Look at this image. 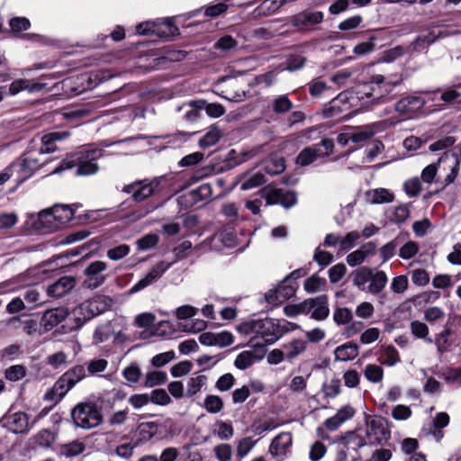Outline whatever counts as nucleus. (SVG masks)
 Masks as SVG:
<instances>
[{"label":"nucleus","instance_id":"6","mask_svg":"<svg viewBox=\"0 0 461 461\" xmlns=\"http://www.w3.org/2000/svg\"><path fill=\"white\" fill-rule=\"evenodd\" d=\"M333 148L334 142L331 139H323L319 143L302 149L296 158V164L302 167L309 166L318 158L331 154Z\"/></svg>","mask_w":461,"mask_h":461},{"label":"nucleus","instance_id":"14","mask_svg":"<svg viewBox=\"0 0 461 461\" xmlns=\"http://www.w3.org/2000/svg\"><path fill=\"white\" fill-rule=\"evenodd\" d=\"M171 263L160 261L156 264L149 273L140 280H139L136 284H134L130 289V294L138 293L149 285H152L154 282L158 280L163 274L170 267Z\"/></svg>","mask_w":461,"mask_h":461},{"label":"nucleus","instance_id":"15","mask_svg":"<svg viewBox=\"0 0 461 461\" xmlns=\"http://www.w3.org/2000/svg\"><path fill=\"white\" fill-rule=\"evenodd\" d=\"M251 346L254 348V351L245 350L237 356L234 361L236 368L245 370L250 367L255 362L263 358L266 351L264 345H260V343H253Z\"/></svg>","mask_w":461,"mask_h":461},{"label":"nucleus","instance_id":"8","mask_svg":"<svg viewBox=\"0 0 461 461\" xmlns=\"http://www.w3.org/2000/svg\"><path fill=\"white\" fill-rule=\"evenodd\" d=\"M2 421L3 426L0 427V433L5 435L7 431L14 434H27L34 425V422L30 423L29 416L23 411L5 415Z\"/></svg>","mask_w":461,"mask_h":461},{"label":"nucleus","instance_id":"5","mask_svg":"<svg viewBox=\"0 0 461 461\" xmlns=\"http://www.w3.org/2000/svg\"><path fill=\"white\" fill-rule=\"evenodd\" d=\"M364 438L368 446H383L391 438L388 421L381 416H374L366 420Z\"/></svg>","mask_w":461,"mask_h":461},{"label":"nucleus","instance_id":"24","mask_svg":"<svg viewBox=\"0 0 461 461\" xmlns=\"http://www.w3.org/2000/svg\"><path fill=\"white\" fill-rule=\"evenodd\" d=\"M441 35L439 31L430 30L420 33L411 43L413 51H422L433 44Z\"/></svg>","mask_w":461,"mask_h":461},{"label":"nucleus","instance_id":"1","mask_svg":"<svg viewBox=\"0 0 461 461\" xmlns=\"http://www.w3.org/2000/svg\"><path fill=\"white\" fill-rule=\"evenodd\" d=\"M69 135L68 131H50L42 135L41 146L38 149L26 150L10 165V169L15 173L16 181L23 183L32 177L49 162L48 159H41V157L55 151L57 149L56 143L66 140Z\"/></svg>","mask_w":461,"mask_h":461},{"label":"nucleus","instance_id":"50","mask_svg":"<svg viewBox=\"0 0 461 461\" xmlns=\"http://www.w3.org/2000/svg\"><path fill=\"white\" fill-rule=\"evenodd\" d=\"M113 334L112 325L105 323L98 326L94 333L93 341L95 344L103 343L110 339Z\"/></svg>","mask_w":461,"mask_h":461},{"label":"nucleus","instance_id":"32","mask_svg":"<svg viewBox=\"0 0 461 461\" xmlns=\"http://www.w3.org/2000/svg\"><path fill=\"white\" fill-rule=\"evenodd\" d=\"M262 167L268 175H279L285 169V159L281 157L270 156L263 160Z\"/></svg>","mask_w":461,"mask_h":461},{"label":"nucleus","instance_id":"64","mask_svg":"<svg viewBox=\"0 0 461 461\" xmlns=\"http://www.w3.org/2000/svg\"><path fill=\"white\" fill-rule=\"evenodd\" d=\"M213 451L219 461H230L232 456V447L230 445L226 443L217 445Z\"/></svg>","mask_w":461,"mask_h":461},{"label":"nucleus","instance_id":"16","mask_svg":"<svg viewBox=\"0 0 461 461\" xmlns=\"http://www.w3.org/2000/svg\"><path fill=\"white\" fill-rule=\"evenodd\" d=\"M305 307L307 314L311 313V318L316 321H323L328 318L330 309L328 305L327 295H320L315 298L306 299Z\"/></svg>","mask_w":461,"mask_h":461},{"label":"nucleus","instance_id":"47","mask_svg":"<svg viewBox=\"0 0 461 461\" xmlns=\"http://www.w3.org/2000/svg\"><path fill=\"white\" fill-rule=\"evenodd\" d=\"M327 282L325 278L317 276L316 275L312 276L304 281V289L308 293H315L325 289Z\"/></svg>","mask_w":461,"mask_h":461},{"label":"nucleus","instance_id":"59","mask_svg":"<svg viewBox=\"0 0 461 461\" xmlns=\"http://www.w3.org/2000/svg\"><path fill=\"white\" fill-rule=\"evenodd\" d=\"M256 443L257 441L249 437L240 439L237 446V456L240 459L244 458L255 447Z\"/></svg>","mask_w":461,"mask_h":461},{"label":"nucleus","instance_id":"11","mask_svg":"<svg viewBox=\"0 0 461 461\" xmlns=\"http://www.w3.org/2000/svg\"><path fill=\"white\" fill-rule=\"evenodd\" d=\"M276 321L275 319L266 318L257 320L256 335L250 339V344L258 343V339H262L265 345H271L278 339Z\"/></svg>","mask_w":461,"mask_h":461},{"label":"nucleus","instance_id":"31","mask_svg":"<svg viewBox=\"0 0 461 461\" xmlns=\"http://www.w3.org/2000/svg\"><path fill=\"white\" fill-rule=\"evenodd\" d=\"M410 204H401L393 208H389L385 212L386 218L395 224L404 223L410 217Z\"/></svg>","mask_w":461,"mask_h":461},{"label":"nucleus","instance_id":"20","mask_svg":"<svg viewBox=\"0 0 461 461\" xmlns=\"http://www.w3.org/2000/svg\"><path fill=\"white\" fill-rule=\"evenodd\" d=\"M293 444V436L290 432L279 433L270 445V453L283 459Z\"/></svg>","mask_w":461,"mask_h":461},{"label":"nucleus","instance_id":"18","mask_svg":"<svg viewBox=\"0 0 461 461\" xmlns=\"http://www.w3.org/2000/svg\"><path fill=\"white\" fill-rule=\"evenodd\" d=\"M68 315V310L63 307L48 310L41 319V326L43 327L45 331H49L65 321Z\"/></svg>","mask_w":461,"mask_h":461},{"label":"nucleus","instance_id":"21","mask_svg":"<svg viewBox=\"0 0 461 461\" xmlns=\"http://www.w3.org/2000/svg\"><path fill=\"white\" fill-rule=\"evenodd\" d=\"M425 105V101L420 96H406L394 104V110L402 114L413 113Z\"/></svg>","mask_w":461,"mask_h":461},{"label":"nucleus","instance_id":"36","mask_svg":"<svg viewBox=\"0 0 461 461\" xmlns=\"http://www.w3.org/2000/svg\"><path fill=\"white\" fill-rule=\"evenodd\" d=\"M68 390L64 384L60 383L58 379L53 386L47 390L44 394V400L52 402L54 405L59 402L63 397L68 393Z\"/></svg>","mask_w":461,"mask_h":461},{"label":"nucleus","instance_id":"56","mask_svg":"<svg viewBox=\"0 0 461 461\" xmlns=\"http://www.w3.org/2000/svg\"><path fill=\"white\" fill-rule=\"evenodd\" d=\"M340 380L339 378H332L329 383H324L322 391L326 397L334 398L340 393Z\"/></svg>","mask_w":461,"mask_h":461},{"label":"nucleus","instance_id":"44","mask_svg":"<svg viewBox=\"0 0 461 461\" xmlns=\"http://www.w3.org/2000/svg\"><path fill=\"white\" fill-rule=\"evenodd\" d=\"M295 282L289 281V278H285L276 287L279 299L283 302L293 297L296 291Z\"/></svg>","mask_w":461,"mask_h":461},{"label":"nucleus","instance_id":"19","mask_svg":"<svg viewBox=\"0 0 461 461\" xmlns=\"http://www.w3.org/2000/svg\"><path fill=\"white\" fill-rule=\"evenodd\" d=\"M78 310L84 315L85 320H90L104 312L106 310V303L104 298L96 296L83 303Z\"/></svg>","mask_w":461,"mask_h":461},{"label":"nucleus","instance_id":"3","mask_svg":"<svg viewBox=\"0 0 461 461\" xmlns=\"http://www.w3.org/2000/svg\"><path fill=\"white\" fill-rule=\"evenodd\" d=\"M104 156L103 149H85L65 158L50 174H59L66 169L77 167V176L93 175L99 169L97 160Z\"/></svg>","mask_w":461,"mask_h":461},{"label":"nucleus","instance_id":"7","mask_svg":"<svg viewBox=\"0 0 461 461\" xmlns=\"http://www.w3.org/2000/svg\"><path fill=\"white\" fill-rule=\"evenodd\" d=\"M75 214V209L67 204H55L51 209L40 212L39 221L43 224L53 225L59 228L69 222Z\"/></svg>","mask_w":461,"mask_h":461},{"label":"nucleus","instance_id":"2","mask_svg":"<svg viewBox=\"0 0 461 461\" xmlns=\"http://www.w3.org/2000/svg\"><path fill=\"white\" fill-rule=\"evenodd\" d=\"M402 75L385 77L384 75H374L369 82L365 84V95L370 100L373 105L385 104L393 101L398 93L395 89L402 83Z\"/></svg>","mask_w":461,"mask_h":461},{"label":"nucleus","instance_id":"22","mask_svg":"<svg viewBox=\"0 0 461 461\" xmlns=\"http://www.w3.org/2000/svg\"><path fill=\"white\" fill-rule=\"evenodd\" d=\"M76 285V280L72 276H62L54 284L47 288V293L50 296L60 298L67 294Z\"/></svg>","mask_w":461,"mask_h":461},{"label":"nucleus","instance_id":"49","mask_svg":"<svg viewBox=\"0 0 461 461\" xmlns=\"http://www.w3.org/2000/svg\"><path fill=\"white\" fill-rule=\"evenodd\" d=\"M293 107L292 101L286 95H279L275 98L272 104V109L276 113H285L289 112Z\"/></svg>","mask_w":461,"mask_h":461},{"label":"nucleus","instance_id":"54","mask_svg":"<svg viewBox=\"0 0 461 461\" xmlns=\"http://www.w3.org/2000/svg\"><path fill=\"white\" fill-rule=\"evenodd\" d=\"M217 431L216 435L221 440H228L232 438L234 429L230 421L218 420L216 422Z\"/></svg>","mask_w":461,"mask_h":461},{"label":"nucleus","instance_id":"38","mask_svg":"<svg viewBox=\"0 0 461 461\" xmlns=\"http://www.w3.org/2000/svg\"><path fill=\"white\" fill-rule=\"evenodd\" d=\"M452 334L450 328L446 327L441 332L435 336L433 342L437 347V351L439 355H442L450 350L452 341L449 339V336Z\"/></svg>","mask_w":461,"mask_h":461},{"label":"nucleus","instance_id":"25","mask_svg":"<svg viewBox=\"0 0 461 461\" xmlns=\"http://www.w3.org/2000/svg\"><path fill=\"white\" fill-rule=\"evenodd\" d=\"M441 35L439 31L430 30L420 33L411 43L413 51H422L433 44Z\"/></svg>","mask_w":461,"mask_h":461},{"label":"nucleus","instance_id":"27","mask_svg":"<svg viewBox=\"0 0 461 461\" xmlns=\"http://www.w3.org/2000/svg\"><path fill=\"white\" fill-rule=\"evenodd\" d=\"M441 35L439 31L430 30L420 33L411 43L413 51H422L433 44Z\"/></svg>","mask_w":461,"mask_h":461},{"label":"nucleus","instance_id":"30","mask_svg":"<svg viewBox=\"0 0 461 461\" xmlns=\"http://www.w3.org/2000/svg\"><path fill=\"white\" fill-rule=\"evenodd\" d=\"M388 283V277L384 271L372 268V277L369 281L367 291L371 294H380Z\"/></svg>","mask_w":461,"mask_h":461},{"label":"nucleus","instance_id":"41","mask_svg":"<svg viewBox=\"0 0 461 461\" xmlns=\"http://www.w3.org/2000/svg\"><path fill=\"white\" fill-rule=\"evenodd\" d=\"M371 277L372 268L367 267H360L353 273V284L359 290L363 291L366 289V285L369 283Z\"/></svg>","mask_w":461,"mask_h":461},{"label":"nucleus","instance_id":"61","mask_svg":"<svg viewBox=\"0 0 461 461\" xmlns=\"http://www.w3.org/2000/svg\"><path fill=\"white\" fill-rule=\"evenodd\" d=\"M238 45V41L230 35L220 38L214 44L213 49L221 51H229Z\"/></svg>","mask_w":461,"mask_h":461},{"label":"nucleus","instance_id":"60","mask_svg":"<svg viewBox=\"0 0 461 461\" xmlns=\"http://www.w3.org/2000/svg\"><path fill=\"white\" fill-rule=\"evenodd\" d=\"M84 450L85 446L83 443L73 441L62 447L61 454L67 457H72L80 455Z\"/></svg>","mask_w":461,"mask_h":461},{"label":"nucleus","instance_id":"62","mask_svg":"<svg viewBox=\"0 0 461 461\" xmlns=\"http://www.w3.org/2000/svg\"><path fill=\"white\" fill-rule=\"evenodd\" d=\"M235 378L230 373L221 375L215 383V388L219 392H227L232 388L235 384Z\"/></svg>","mask_w":461,"mask_h":461},{"label":"nucleus","instance_id":"4","mask_svg":"<svg viewBox=\"0 0 461 461\" xmlns=\"http://www.w3.org/2000/svg\"><path fill=\"white\" fill-rule=\"evenodd\" d=\"M71 418L77 427L84 429L95 428L103 420L101 411L94 402H80L77 404L71 411Z\"/></svg>","mask_w":461,"mask_h":461},{"label":"nucleus","instance_id":"9","mask_svg":"<svg viewBox=\"0 0 461 461\" xmlns=\"http://www.w3.org/2000/svg\"><path fill=\"white\" fill-rule=\"evenodd\" d=\"M159 180L154 178L151 181L148 179L134 181L122 188V192L131 194L135 202H142L156 194L158 190Z\"/></svg>","mask_w":461,"mask_h":461},{"label":"nucleus","instance_id":"55","mask_svg":"<svg viewBox=\"0 0 461 461\" xmlns=\"http://www.w3.org/2000/svg\"><path fill=\"white\" fill-rule=\"evenodd\" d=\"M131 252V248L127 244H121L114 248L109 249L107 250V257L109 259L117 261L122 259L126 256H128Z\"/></svg>","mask_w":461,"mask_h":461},{"label":"nucleus","instance_id":"43","mask_svg":"<svg viewBox=\"0 0 461 461\" xmlns=\"http://www.w3.org/2000/svg\"><path fill=\"white\" fill-rule=\"evenodd\" d=\"M224 406L222 399L219 395L209 394L204 398L203 407L208 413L216 414L222 411Z\"/></svg>","mask_w":461,"mask_h":461},{"label":"nucleus","instance_id":"28","mask_svg":"<svg viewBox=\"0 0 461 461\" xmlns=\"http://www.w3.org/2000/svg\"><path fill=\"white\" fill-rule=\"evenodd\" d=\"M212 195V184L204 183L197 188L191 190L184 197L188 199L190 205L197 203L201 201L210 199Z\"/></svg>","mask_w":461,"mask_h":461},{"label":"nucleus","instance_id":"45","mask_svg":"<svg viewBox=\"0 0 461 461\" xmlns=\"http://www.w3.org/2000/svg\"><path fill=\"white\" fill-rule=\"evenodd\" d=\"M221 137V131L212 127L199 140V146L203 149L213 146L220 140Z\"/></svg>","mask_w":461,"mask_h":461},{"label":"nucleus","instance_id":"40","mask_svg":"<svg viewBox=\"0 0 461 461\" xmlns=\"http://www.w3.org/2000/svg\"><path fill=\"white\" fill-rule=\"evenodd\" d=\"M410 330L413 337L423 339L427 343H432L433 339L429 337V327L426 323L420 321H412L410 323Z\"/></svg>","mask_w":461,"mask_h":461},{"label":"nucleus","instance_id":"39","mask_svg":"<svg viewBox=\"0 0 461 461\" xmlns=\"http://www.w3.org/2000/svg\"><path fill=\"white\" fill-rule=\"evenodd\" d=\"M206 384L207 376L204 375H196L190 377L186 385V397H193L197 394Z\"/></svg>","mask_w":461,"mask_h":461},{"label":"nucleus","instance_id":"33","mask_svg":"<svg viewBox=\"0 0 461 461\" xmlns=\"http://www.w3.org/2000/svg\"><path fill=\"white\" fill-rule=\"evenodd\" d=\"M335 360L348 361L356 358L358 355V346L352 343H345L337 347L334 351Z\"/></svg>","mask_w":461,"mask_h":461},{"label":"nucleus","instance_id":"35","mask_svg":"<svg viewBox=\"0 0 461 461\" xmlns=\"http://www.w3.org/2000/svg\"><path fill=\"white\" fill-rule=\"evenodd\" d=\"M266 183L265 176L261 172L246 173L240 178V188L250 190Z\"/></svg>","mask_w":461,"mask_h":461},{"label":"nucleus","instance_id":"23","mask_svg":"<svg viewBox=\"0 0 461 461\" xmlns=\"http://www.w3.org/2000/svg\"><path fill=\"white\" fill-rule=\"evenodd\" d=\"M86 376V371L84 366L77 365L65 372L59 379L64 384L66 388L71 390L78 382Z\"/></svg>","mask_w":461,"mask_h":461},{"label":"nucleus","instance_id":"12","mask_svg":"<svg viewBox=\"0 0 461 461\" xmlns=\"http://www.w3.org/2000/svg\"><path fill=\"white\" fill-rule=\"evenodd\" d=\"M324 14L321 11H303L289 18L290 24L298 32L312 29L323 21Z\"/></svg>","mask_w":461,"mask_h":461},{"label":"nucleus","instance_id":"37","mask_svg":"<svg viewBox=\"0 0 461 461\" xmlns=\"http://www.w3.org/2000/svg\"><path fill=\"white\" fill-rule=\"evenodd\" d=\"M57 435L48 429H42L38 431L32 438V442L42 448H49L55 442Z\"/></svg>","mask_w":461,"mask_h":461},{"label":"nucleus","instance_id":"10","mask_svg":"<svg viewBox=\"0 0 461 461\" xmlns=\"http://www.w3.org/2000/svg\"><path fill=\"white\" fill-rule=\"evenodd\" d=\"M107 269V264L101 260L90 263L84 270L85 280L84 286L89 289H95L102 285L106 280V275L104 272Z\"/></svg>","mask_w":461,"mask_h":461},{"label":"nucleus","instance_id":"58","mask_svg":"<svg viewBox=\"0 0 461 461\" xmlns=\"http://www.w3.org/2000/svg\"><path fill=\"white\" fill-rule=\"evenodd\" d=\"M26 375L25 367L22 365H14L8 367L5 372L7 380L16 382L23 379Z\"/></svg>","mask_w":461,"mask_h":461},{"label":"nucleus","instance_id":"17","mask_svg":"<svg viewBox=\"0 0 461 461\" xmlns=\"http://www.w3.org/2000/svg\"><path fill=\"white\" fill-rule=\"evenodd\" d=\"M173 421L170 419L166 420L164 422L148 421L142 422L139 426V436L142 441H149L156 436H161L163 430L167 428H171Z\"/></svg>","mask_w":461,"mask_h":461},{"label":"nucleus","instance_id":"34","mask_svg":"<svg viewBox=\"0 0 461 461\" xmlns=\"http://www.w3.org/2000/svg\"><path fill=\"white\" fill-rule=\"evenodd\" d=\"M366 197L371 203L381 204L392 203L394 195L385 188H375L366 193Z\"/></svg>","mask_w":461,"mask_h":461},{"label":"nucleus","instance_id":"63","mask_svg":"<svg viewBox=\"0 0 461 461\" xmlns=\"http://www.w3.org/2000/svg\"><path fill=\"white\" fill-rule=\"evenodd\" d=\"M122 376L129 382L136 384L140 381L141 376L140 368L137 364H131L125 367L122 371Z\"/></svg>","mask_w":461,"mask_h":461},{"label":"nucleus","instance_id":"26","mask_svg":"<svg viewBox=\"0 0 461 461\" xmlns=\"http://www.w3.org/2000/svg\"><path fill=\"white\" fill-rule=\"evenodd\" d=\"M441 35L439 31L430 30L420 33L411 43L413 51H422L433 44Z\"/></svg>","mask_w":461,"mask_h":461},{"label":"nucleus","instance_id":"42","mask_svg":"<svg viewBox=\"0 0 461 461\" xmlns=\"http://www.w3.org/2000/svg\"><path fill=\"white\" fill-rule=\"evenodd\" d=\"M288 0H264L256 9L258 14L268 16L276 13Z\"/></svg>","mask_w":461,"mask_h":461},{"label":"nucleus","instance_id":"48","mask_svg":"<svg viewBox=\"0 0 461 461\" xmlns=\"http://www.w3.org/2000/svg\"><path fill=\"white\" fill-rule=\"evenodd\" d=\"M167 379V375L162 371H150L146 374L144 386L154 387L164 384Z\"/></svg>","mask_w":461,"mask_h":461},{"label":"nucleus","instance_id":"52","mask_svg":"<svg viewBox=\"0 0 461 461\" xmlns=\"http://www.w3.org/2000/svg\"><path fill=\"white\" fill-rule=\"evenodd\" d=\"M365 377L372 383H379L384 376V370L380 366L369 364L366 366Z\"/></svg>","mask_w":461,"mask_h":461},{"label":"nucleus","instance_id":"29","mask_svg":"<svg viewBox=\"0 0 461 461\" xmlns=\"http://www.w3.org/2000/svg\"><path fill=\"white\" fill-rule=\"evenodd\" d=\"M308 342L306 340L302 339H294L287 343H285L282 348L285 352L286 360L291 362L298 356L303 354L306 350Z\"/></svg>","mask_w":461,"mask_h":461},{"label":"nucleus","instance_id":"57","mask_svg":"<svg viewBox=\"0 0 461 461\" xmlns=\"http://www.w3.org/2000/svg\"><path fill=\"white\" fill-rule=\"evenodd\" d=\"M376 36L372 34L368 41L360 42L354 47V53L357 55H366L375 50V41H376Z\"/></svg>","mask_w":461,"mask_h":461},{"label":"nucleus","instance_id":"13","mask_svg":"<svg viewBox=\"0 0 461 461\" xmlns=\"http://www.w3.org/2000/svg\"><path fill=\"white\" fill-rule=\"evenodd\" d=\"M267 204H281L285 208L293 207L296 202V194L294 192L287 191L282 188H271L266 190L264 195Z\"/></svg>","mask_w":461,"mask_h":461},{"label":"nucleus","instance_id":"51","mask_svg":"<svg viewBox=\"0 0 461 461\" xmlns=\"http://www.w3.org/2000/svg\"><path fill=\"white\" fill-rule=\"evenodd\" d=\"M353 314L347 307H339L334 310L333 320L338 325L348 324L352 321Z\"/></svg>","mask_w":461,"mask_h":461},{"label":"nucleus","instance_id":"53","mask_svg":"<svg viewBox=\"0 0 461 461\" xmlns=\"http://www.w3.org/2000/svg\"><path fill=\"white\" fill-rule=\"evenodd\" d=\"M400 244V239L397 237L393 240L387 242L380 249V255L383 258V263L391 259L394 255L395 251Z\"/></svg>","mask_w":461,"mask_h":461},{"label":"nucleus","instance_id":"46","mask_svg":"<svg viewBox=\"0 0 461 461\" xmlns=\"http://www.w3.org/2000/svg\"><path fill=\"white\" fill-rule=\"evenodd\" d=\"M345 444L348 449L351 448L355 451L365 446H368L364 438V434L357 432H349L345 437Z\"/></svg>","mask_w":461,"mask_h":461}]
</instances>
